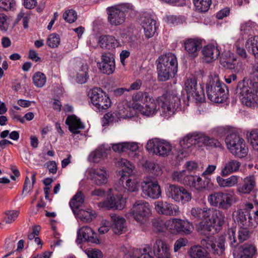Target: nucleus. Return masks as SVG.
Listing matches in <instances>:
<instances>
[{
	"label": "nucleus",
	"instance_id": "8",
	"mask_svg": "<svg viewBox=\"0 0 258 258\" xmlns=\"http://www.w3.org/2000/svg\"><path fill=\"white\" fill-rule=\"evenodd\" d=\"M157 101L161 107V114L170 116L180 106V99L177 94H167L157 98Z\"/></svg>",
	"mask_w": 258,
	"mask_h": 258
},
{
	"label": "nucleus",
	"instance_id": "4",
	"mask_svg": "<svg viewBox=\"0 0 258 258\" xmlns=\"http://www.w3.org/2000/svg\"><path fill=\"white\" fill-rule=\"evenodd\" d=\"M206 92L208 98L215 103H223L228 97L229 91L227 86L216 75L213 77L207 84Z\"/></svg>",
	"mask_w": 258,
	"mask_h": 258
},
{
	"label": "nucleus",
	"instance_id": "33",
	"mask_svg": "<svg viewBox=\"0 0 258 258\" xmlns=\"http://www.w3.org/2000/svg\"><path fill=\"white\" fill-rule=\"evenodd\" d=\"M202 53L205 60L207 62H211L216 59L220 55L219 49L213 45H207L205 46L202 50Z\"/></svg>",
	"mask_w": 258,
	"mask_h": 258
},
{
	"label": "nucleus",
	"instance_id": "37",
	"mask_svg": "<svg viewBox=\"0 0 258 258\" xmlns=\"http://www.w3.org/2000/svg\"><path fill=\"white\" fill-rule=\"evenodd\" d=\"M84 195L82 191H78L72 198L70 202V206L74 214L80 210L84 203Z\"/></svg>",
	"mask_w": 258,
	"mask_h": 258
},
{
	"label": "nucleus",
	"instance_id": "34",
	"mask_svg": "<svg viewBox=\"0 0 258 258\" xmlns=\"http://www.w3.org/2000/svg\"><path fill=\"white\" fill-rule=\"evenodd\" d=\"M98 44L102 48L106 49H114L118 45V42L115 38L111 35H102L99 37Z\"/></svg>",
	"mask_w": 258,
	"mask_h": 258
},
{
	"label": "nucleus",
	"instance_id": "58",
	"mask_svg": "<svg viewBox=\"0 0 258 258\" xmlns=\"http://www.w3.org/2000/svg\"><path fill=\"white\" fill-rule=\"evenodd\" d=\"M77 13L73 10L67 11L63 14V19L70 23L74 22L77 19Z\"/></svg>",
	"mask_w": 258,
	"mask_h": 258
},
{
	"label": "nucleus",
	"instance_id": "17",
	"mask_svg": "<svg viewBox=\"0 0 258 258\" xmlns=\"http://www.w3.org/2000/svg\"><path fill=\"white\" fill-rule=\"evenodd\" d=\"M100 71L105 74L111 75L115 70V55L112 52L106 51L102 53L101 60L97 63Z\"/></svg>",
	"mask_w": 258,
	"mask_h": 258
},
{
	"label": "nucleus",
	"instance_id": "48",
	"mask_svg": "<svg viewBox=\"0 0 258 258\" xmlns=\"http://www.w3.org/2000/svg\"><path fill=\"white\" fill-rule=\"evenodd\" d=\"M80 219L85 222H90L95 218V214L89 211H84L82 210H79L75 214Z\"/></svg>",
	"mask_w": 258,
	"mask_h": 258
},
{
	"label": "nucleus",
	"instance_id": "54",
	"mask_svg": "<svg viewBox=\"0 0 258 258\" xmlns=\"http://www.w3.org/2000/svg\"><path fill=\"white\" fill-rule=\"evenodd\" d=\"M250 141V144L253 148L258 151V129H253L249 133V135L247 134Z\"/></svg>",
	"mask_w": 258,
	"mask_h": 258
},
{
	"label": "nucleus",
	"instance_id": "13",
	"mask_svg": "<svg viewBox=\"0 0 258 258\" xmlns=\"http://www.w3.org/2000/svg\"><path fill=\"white\" fill-rule=\"evenodd\" d=\"M90 97L92 103L99 111L106 110L111 105L109 97L100 88H93Z\"/></svg>",
	"mask_w": 258,
	"mask_h": 258
},
{
	"label": "nucleus",
	"instance_id": "5",
	"mask_svg": "<svg viewBox=\"0 0 258 258\" xmlns=\"http://www.w3.org/2000/svg\"><path fill=\"white\" fill-rule=\"evenodd\" d=\"M117 165L122 168V174L119 179V182L123 185L125 189L129 192H137L139 189V182L133 175V170L135 166L130 161L125 159H119Z\"/></svg>",
	"mask_w": 258,
	"mask_h": 258
},
{
	"label": "nucleus",
	"instance_id": "9",
	"mask_svg": "<svg viewBox=\"0 0 258 258\" xmlns=\"http://www.w3.org/2000/svg\"><path fill=\"white\" fill-rule=\"evenodd\" d=\"M225 143L228 149L235 156L239 158L245 157L248 153V148L244 140L235 133L227 136Z\"/></svg>",
	"mask_w": 258,
	"mask_h": 258
},
{
	"label": "nucleus",
	"instance_id": "24",
	"mask_svg": "<svg viewBox=\"0 0 258 258\" xmlns=\"http://www.w3.org/2000/svg\"><path fill=\"white\" fill-rule=\"evenodd\" d=\"M99 205L107 209L122 210L125 207V199L121 196L114 197L109 196L105 201L99 203Z\"/></svg>",
	"mask_w": 258,
	"mask_h": 258
},
{
	"label": "nucleus",
	"instance_id": "47",
	"mask_svg": "<svg viewBox=\"0 0 258 258\" xmlns=\"http://www.w3.org/2000/svg\"><path fill=\"white\" fill-rule=\"evenodd\" d=\"M245 47L252 53L258 50V36L251 37L246 42Z\"/></svg>",
	"mask_w": 258,
	"mask_h": 258
},
{
	"label": "nucleus",
	"instance_id": "14",
	"mask_svg": "<svg viewBox=\"0 0 258 258\" xmlns=\"http://www.w3.org/2000/svg\"><path fill=\"white\" fill-rule=\"evenodd\" d=\"M166 195L174 201L184 204L190 201L191 196L183 187L170 184L166 188Z\"/></svg>",
	"mask_w": 258,
	"mask_h": 258
},
{
	"label": "nucleus",
	"instance_id": "61",
	"mask_svg": "<svg viewBox=\"0 0 258 258\" xmlns=\"http://www.w3.org/2000/svg\"><path fill=\"white\" fill-rule=\"evenodd\" d=\"M116 114L114 113L108 112L106 113L103 118V125L105 126L109 125L116 120L115 119Z\"/></svg>",
	"mask_w": 258,
	"mask_h": 258
},
{
	"label": "nucleus",
	"instance_id": "29",
	"mask_svg": "<svg viewBox=\"0 0 258 258\" xmlns=\"http://www.w3.org/2000/svg\"><path fill=\"white\" fill-rule=\"evenodd\" d=\"M185 50L189 56L192 58L197 57L200 49L202 48L201 40L195 39H189L184 43Z\"/></svg>",
	"mask_w": 258,
	"mask_h": 258
},
{
	"label": "nucleus",
	"instance_id": "10",
	"mask_svg": "<svg viewBox=\"0 0 258 258\" xmlns=\"http://www.w3.org/2000/svg\"><path fill=\"white\" fill-rule=\"evenodd\" d=\"M146 148L150 153L162 157L168 156L172 151V147L168 142L156 138L148 141Z\"/></svg>",
	"mask_w": 258,
	"mask_h": 258
},
{
	"label": "nucleus",
	"instance_id": "63",
	"mask_svg": "<svg viewBox=\"0 0 258 258\" xmlns=\"http://www.w3.org/2000/svg\"><path fill=\"white\" fill-rule=\"evenodd\" d=\"M111 223L109 221L103 220L101 222V226L98 228L100 234H104L108 232L110 228Z\"/></svg>",
	"mask_w": 258,
	"mask_h": 258
},
{
	"label": "nucleus",
	"instance_id": "64",
	"mask_svg": "<svg viewBox=\"0 0 258 258\" xmlns=\"http://www.w3.org/2000/svg\"><path fill=\"white\" fill-rule=\"evenodd\" d=\"M87 254L89 258H102L103 256L102 252L99 250H88Z\"/></svg>",
	"mask_w": 258,
	"mask_h": 258
},
{
	"label": "nucleus",
	"instance_id": "20",
	"mask_svg": "<svg viewBox=\"0 0 258 258\" xmlns=\"http://www.w3.org/2000/svg\"><path fill=\"white\" fill-rule=\"evenodd\" d=\"M154 254L157 258H168L170 256V246L161 239H156L151 243Z\"/></svg>",
	"mask_w": 258,
	"mask_h": 258
},
{
	"label": "nucleus",
	"instance_id": "3",
	"mask_svg": "<svg viewBox=\"0 0 258 258\" xmlns=\"http://www.w3.org/2000/svg\"><path fill=\"white\" fill-rule=\"evenodd\" d=\"M132 107L141 114L149 116L157 111L156 102L149 94L145 91H139L132 96Z\"/></svg>",
	"mask_w": 258,
	"mask_h": 258
},
{
	"label": "nucleus",
	"instance_id": "45",
	"mask_svg": "<svg viewBox=\"0 0 258 258\" xmlns=\"http://www.w3.org/2000/svg\"><path fill=\"white\" fill-rule=\"evenodd\" d=\"M88 67L87 64H83L77 74V82L80 84L85 83L88 79Z\"/></svg>",
	"mask_w": 258,
	"mask_h": 258
},
{
	"label": "nucleus",
	"instance_id": "55",
	"mask_svg": "<svg viewBox=\"0 0 258 258\" xmlns=\"http://www.w3.org/2000/svg\"><path fill=\"white\" fill-rule=\"evenodd\" d=\"M11 19L4 14H0V30L6 32L8 31Z\"/></svg>",
	"mask_w": 258,
	"mask_h": 258
},
{
	"label": "nucleus",
	"instance_id": "49",
	"mask_svg": "<svg viewBox=\"0 0 258 258\" xmlns=\"http://www.w3.org/2000/svg\"><path fill=\"white\" fill-rule=\"evenodd\" d=\"M222 194V191H219L210 195L208 198V202L211 206L219 208Z\"/></svg>",
	"mask_w": 258,
	"mask_h": 258
},
{
	"label": "nucleus",
	"instance_id": "26",
	"mask_svg": "<svg viewBox=\"0 0 258 258\" xmlns=\"http://www.w3.org/2000/svg\"><path fill=\"white\" fill-rule=\"evenodd\" d=\"M94 231L88 226H83L78 231L77 240H84L94 243H99V240Z\"/></svg>",
	"mask_w": 258,
	"mask_h": 258
},
{
	"label": "nucleus",
	"instance_id": "1",
	"mask_svg": "<svg viewBox=\"0 0 258 258\" xmlns=\"http://www.w3.org/2000/svg\"><path fill=\"white\" fill-rule=\"evenodd\" d=\"M236 91L243 105L252 108L257 106V84L252 80L244 78L239 81Z\"/></svg>",
	"mask_w": 258,
	"mask_h": 258
},
{
	"label": "nucleus",
	"instance_id": "53",
	"mask_svg": "<svg viewBox=\"0 0 258 258\" xmlns=\"http://www.w3.org/2000/svg\"><path fill=\"white\" fill-rule=\"evenodd\" d=\"M145 165L146 168L155 175L159 176L161 174L162 170L158 164L152 162L147 161L145 163Z\"/></svg>",
	"mask_w": 258,
	"mask_h": 258
},
{
	"label": "nucleus",
	"instance_id": "30",
	"mask_svg": "<svg viewBox=\"0 0 258 258\" xmlns=\"http://www.w3.org/2000/svg\"><path fill=\"white\" fill-rule=\"evenodd\" d=\"M66 123L69 126V131L74 135L79 134L80 130L85 128L80 119L75 115H69L66 119Z\"/></svg>",
	"mask_w": 258,
	"mask_h": 258
},
{
	"label": "nucleus",
	"instance_id": "42",
	"mask_svg": "<svg viewBox=\"0 0 258 258\" xmlns=\"http://www.w3.org/2000/svg\"><path fill=\"white\" fill-rule=\"evenodd\" d=\"M106 156V153L103 148L99 147L90 153L88 160L90 162L99 163Z\"/></svg>",
	"mask_w": 258,
	"mask_h": 258
},
{
	"label": "nucleus",
	"instance_id": "50",
	"mask_svg": "<svg viewBox=\"0 0 258 258\" xmlns=\"http://www.w3.org/2000/svg\"><path fill=\"white\" fill-rule=\"evenodd\" d=\"M256 27V25L255 23L248 21L241 25L240 30L242 34L251 35L252 33H254Z\"/></svg>",
	"mask_w": 258,
	"mask_h": 258
},
{
	"label": "nucleus",
	"instance_id": "32",
	"mask_svg": "<svg viewBox=\"0 0 258 258\" xmlns=\"http://www.w3.org/2000/svg\"><path fill=\"white\" fill-rule=\"evenodd\" d=\"M221 196L219 209L227 210L238 201V198L233 193L222 192Z\"/></svg>",
	"mask_w": 258,
	"mask_h": 258
},
{
	"label": "nucleus",
	"instance_id": "31",
	"mask_svg": "<svg viewBox=\"0 0 258 258\" xmlns=\"http://www.w3.org/2000/svg\"><path fill=\"white\" fill-rule=\"evenodd\" d=\"M184 183L198 191L203 190L206 188L205 181L197 175L186 176L184 178Z\"/></svg>",
	"mask_w": 258,
	"mask_h": 258
},
{
	"label": "nucleus",
	"instance_id": "23",
	"mask_svg": "<svg viewBox=\"0 0 258 258\" xmlns=\"http://www.w3.org/2000/svg\"><path fill=\"white\" fill-rule=\"evenodd\" d=\"M202 244L205 246L211 252L219 255L223 254L225 251L224 240L223 238L219 239L218 241H213V240L207 238L203 239L201 241Z\"/></svg>",
	"mask_w": 258,
	"mask_h": 258
},
{
	"label": "nucleus",
	"instance_id": "21",
	"mask_svg": "<svg viewBox=\"0 0 258 258\" xmlns=\"http://www.w3.org/2000/svg\"><path fill=\"white\" fill-rule=\"evenodd\" d=\"M141 24L144 30L146 37L148 38L152 37L156 30V21L148 13H144L140 19Z\"/></svg>",
	"mask_w": 258,
	"mask_h": 258
},
{
	"label": "nucleus",
	"instance_id": "2",
	"mask_svg": "<svg viewBox=\"0 0 258 258\" xmlns=\"http://www.w3.org/2000/svg\"><path fill=\"white\" fill-rule=\"evenodd\" d=\"M158 79L166 81L174 77L178 70L176 56L172 53L162 55L156 60Z\"/></svg>",
	"mask_w": 258,
	"mask_h": 258
},
{
	"label": "nucleus",
	"instance_id": "57",
	"mask_svg": "<svg viewBox=\"0 0 258 258\" xmlns=\"http://www.w3.org/2000/svg\"><path fill=\"white\" fill-rule=\"evenodd\" d=\"M60 43L59 35L56 34H50L47 38V44L51 48H55L58 46Z\"/></svg>",
	"mask_w": 258,
	"mask_h": 258
},
{
	"label": "nucleus",
	"instance_id": "60",
	"mask_svg": "<svg viewBox=\"0 0 258 258\" xmlns=\"http://www.w3.org/2000/svg\"><path fill=\"white\" fill-rule=\"evenodd\" d=\"M5 214L7 216V217L5 218L6 223L11 224L17 218L19 212L17 211H9L6 212Z\"/></svg>",
	"mask_w": 258,
	"mask_h": 258
},
{
	"label": "nucleus",
	"instance_id": "19",
	"mask_svg": "<svg viewBox=\"0 0 258 258\" xmlns=\"http://www.w3.org/2000/svg\"><path fill=\"white\" fill-rule=\"evenodd\" d=\"M150 250V248L147 245L142 249L132 248L128 245H122L120 248L123 258H151Z\"/></svg>",
	"mask_w": 258,
	"mask_h": 258
},
{
	"label": "nucleus",
	"instance_id": "41",
	"mask_svg": "<svg viewBox=\"0 0 258 258\" xmlns=\"http://www.w3.org/2000/svg\"><path fill=\"white\" fill-rule=\"evenodd\" d=\"M248 213H246L245 210L242 209L237 210L233 213V218L234 221L243 226H247V223L249 221L247 220V216Z\"/></svg>",
	"mask_w": 258,
	"mask_h": 258
},
{
	"label": "nucleus",
	"instance_id": "25",
	"mask_svg": "<svg viewBox=\"0 0 258 258\" xmlns=\"http://www.w3.org/2000/svg\"><path fill=\"white\" fill-rule=\"evenodd\" d=\"M215 209L208 208L206 216L204 221H200L198 225V231L201 234H206V233H209L211 231L212 228V221L213 219V215Z\"/></svg>",
	"mask_w": 258,
	"mask_h": 258
},
{
	"label": "nucleus",
	"instance_id": "59",
	"mask_svg": "<svg viewBox=\"0 0 258 258\" xmlns=\"http://www.w3.org/2000/svg\"><path fill=\"white\" fill-rule=\"evenodd\" d=\"M249 231L246 228H241L238 231V238L239 242H242L248 239L250 236Z\"/></svg>",
	"mask_w": 258,
	"mask_h": 258
},
{
	"label": "nucleus",
	"instance_id": "44",
	"mask_svg": "<svg viewBox=\"0 0 258 258\" xmlns=\"http://www.w3.org/2000/svg\"><path fill=\"white\" fill-rule=\"evenodd\" d=\"M191 258H207V251L201 246H192L189 250Z\"/></svg>",
	"mask_w": 258,
	"mask_h": 258
},
{
	"label": "nucleus",
	"instance_id": "27",
	"mask_svg": "<svg viewBox=\"0 0 258 258\" xmlns=\"http://www.w3.org/2000/svg\"><path fill=\"white\" fill-rule=\"evenodd\" d=\"M112 229L115 234L120 235L127 230L125 224V220L122 217L116 215L114 214H110Z\"/></svg>",
	"mask_w": 258,
	"mask_h": 258
},
{
	"label": "nucleus",
	"instance_id": "52",
	"mask_svg": "<svg viewBox=\"0 0 258 258\" xmlns=\"http://www.w3.org/2000/svg\"><path fill=\"white\" fill-rule=\"evenodd\" d=\"M46 80L45 75L39 72L36 73L33 77V83L37 87H43L46 83Z\"/></svg>",
	"mask_w": 258,
	"mask_h": 258
},
{
	"label": "nucleus",
	"instance_id": "7",
	"mask_svg": "<svg viewBox=\"0 0 258 258\" xmlns=\"http://www.w3.org/2000/svg\"><path fill=\"white\" fill-rule=\"evenodd\" d=\"M197 143H202L205 146L212 147H221V144L219 141L210 138L203 133L195 132L188 134L179 142L180 147L183 148H188Z\"/></svg>",
	"mask_w": 258,
	"mask_h": 258
},
{
	"label": "nucleus",
	"instance_id": "11",
	"mask_svg": "<svg viewBox=\"0 0 258 258\" xmlns=\"http://www.w3.org/2000/svg\"><path fill=\"white\" fill-rule=\"evenodd\" d=\"M142 196L144 198L158 199L161 196V190L158 182L153 177H148L141 183Z\"/></svg>",
	"mask_w": 258,
	"mask_h": 258
},
{
	"label": "nucleus",
	"instance_id": "6",
	"mask_svg": "<svg viewBox=\"0 0 258 258\" xmlns=\"http://www.w3.org/2000/svg\"><path fill=\"white\" fill-rule=\"evenodd\" d=\"M108 21L112 25H122L125 20L126 15L131 16L135 14L134 7L130 4H122L109 7L106 9Z\"/></svg>",
	"mask_w": 258,
	"mask_h": 258
},
{
	"label": "nucleus",
	"instance_id": "38",
	"mask_svg": "<svg viewBox=\"0 0 258 258\" xmlns=\"http://www.w3.org/2000/svg\"><path fill=\"white\" fill-rule=\"evenodd\" d=\"M213 216V219L212 220V228H214L216 231H219L225 223V214L222 211L215 209Z\"/></svg>",
	"mask_w": 258,
	"mask_h": 258
},
{
	"label": "nucleus",
	"instance_id": "28",
	"mask_svg": "<svg viewBox=\"0 0 258 258\" xmlns=\"http://www.w3.org/2000/svg\"><path fill=\"white\" fill-rule=\"evenodd\" d=\"M255 186V180L253 175H250L244 178L242 182L239 184L237 192L239 195H247L251 192Z\"/></svg>",
	"mask_w": 258,
	"mask_h": 258
},
{
	"label": "nucleus",
	"instance_id": "56",
	"mask_svg": "<svg viewBox=\"0 0 258 258\" xmlns=\"http://www.w3.org/2000/svg\"><path fill=\"white\" fill-rule=\"evenodd\" d=\"M164 20L166 23L169 25H178L182 23L184 21L183 17L174 15H166Z\"/></svg>",
	"mask_w": 258,
	"mask_h": 258
},
{
	"label": "nucleus",
	"instance_id": "12",
	"mask_svg": "<svg viewBox=\"0 0 258 258\" xmlns=\"http://www.w3.org/2000/svg\"><path fill=\"white\" fill-rule=\"evenodd\" d=\"M150 213L149 203L144 200H138L133 204L130 213L136 221L144 223L147 220Z\"/></svg>",
	"mask_w": 258,
	"mask_h": 258
},
{
	"label": "nucleus",
	"instance_id": "43",
	"mask_svg": "<svg viewBox=\"0 0 258 258\" xmlns=\"http://www.w3.org/2000/svg\"><path fill=\"white\" fill-rule=\"evenodd\" d=\"M208 209V208H192L190 210V214L192 219L198 221H204Z\"/></svg>",
	"mask_w": 258,
	"mask_h": 258
},
{
	"label": "nucleus",
	"instance_id": "36",
	"mask_svg": "<svg viewBox=\"0 0 258 258\" xmlns=\"http://www.w3.org/2000/svg\"><path fill=\"white\" fill-rule=\"evenodd\" d=\"M255 247L252 244H244L238 248L235 258H252L255 253Z\"/></svg>",
	"mask_w": 258,
	"mask_h": 258
},
{
	"label": "nucleus",
	"instance_id": "15",
	"mask_svg": "<svg viewBox=\"0 0 258 258\" xmlns=\"http://www.w3.org/2000/svg\"><path fill=\"white\" fill-rule=\"evenodd\" d=\"M165 225L172 232L181 233L185 234H190L194 228L192 223L187 220L174 218L168 220Z\"/></svg>",
	"mask_w": 258,
	"mask_h": 258
},
{
	"label": "nucleus",
	"instance_id": "62",
	"mask_svg": "<svg viewBox=\"0 0 258 258\" xmlns=\"http://www.w3.org/2000/svg\"><path fill=\"white\" fill-rule=\"evenodd\" d=\"M186 171L184 170L180 171H175L172 173V177L173 180L178 182H183L184 183V178L187 175H185Z\"/></svg>",
	"mask_w": 258,
	"mask_h": 258
},
{
	"label": "nucleus",
	"instance_id": "40",
	"mask_svg": "<svg viewBox=\"0 0 258 258\" xmlns=\"http://www.w3.org/2000/svg\"><path fill=\"white\" fill-rule=\"evenodd\" d=\"M239 177L237 175H232L229 177L224 179L221 176H218L216 178L219 186L221 187H231L235 185L238 181Z\"/></svg>",
	"mask_w": 258,
	"mask_h": 258
},
{
	"label": "nucleus",
	"instance_id": "22",
	"mask_svg": "<svg viewBox=\"0 0 258 258\" xmlns=\"http://www.w3.org/2000/svg\"><path fill=\"white\" fill-rule=\"evenodd\" d=\"M155 208L159 214L167 216H175L179 213L178 208L176 205L167 202H155Z\"/></svg>",
	"mask_w": 258,
	"mask_h": 258
},
{
	"label": "nucleus",
	"instance_id": "51",
	"mask_svg": "<svg viewBox=\"0 0 258 258\" xmlns=\"http://www.w3.org/2000/svg\"><path fill=\"white\" fill-rule=\"evenodd\" d=\"M15 0H1L0 1V11H13L16 7Z\"/></svg>",
	"mask_w": 258,
	"mask_h": 258
},
{
	"label": "nucleus",
	"instance_id": "46",
	"mask_svg": "<svg viewBox=\"0 0 258 258\" xmlns=\"http://www.w3.org/2000/svg\"><path fill=\"white\" fill-rule=\"evenodd\" d=\"M193 3L197 10L205 12L209 10L212 1L211 0H193Z\"/></svg>",
	"mask_w": 258,
	"mask_h": 258
},
{
	"label": "nucleus",
	"instance_id": "16",
	"mask_svg": "<svg viewBox=\"0 0 258 258\" xmlns=\"http://www.w3.org/2000/svg\"><path fill=\"white\" fill-rule=\"evenodd\" d=\"M185 89L188 96H191L197 101L202 102L205 100V94L201 85L198 86L195 77L188 78L184 83Z\"/></svg>",
	"mask_w": 258,
	"mask_h": 258
},
{
	"label": "nucleus",
	"instance_id": "35",
	"mask_svg": "<svg viewBox=\"0 0 258 258\" xmlns=\"http://www.w3.org/2000/svg\"><path fill=\"white\" fill-rule=\"evenodd\" d=\"M112 149L114 152L118 153L124 152L128 150L134 152L138 149V145L134 142H122L112 144Z\"/></svg>",
	"mask_w": 258,
	"mask_h": 258
},
{
	"label": "nucleus",
	"instance_id": "39",
	"mask_svg": "<svg viewBox=\"0 0 258 258\" xmlns=\"http://www.w3.org/2000/svg\"><path fill=\"white\" fill-rule=\"evenodd\" d=\"M240 163L237 160H230L227 162L222 168L221 175L226 176L230 174L237 171L240 166Z\"/></svg>",
	"mask_w": 258,
	"mask_h": 258
},
{
	"label": "nucleus",
	"instance_id": "18",
	"mask_svg": "<svg viewBox=\"0 0 258 258\" xmlns=\"http://www.w3.org/2000/svg\"><path fill=\"white\" fill-rule=\"evenodd\" d=\"M87 173L89 179L96 185H104L108 181L109 173L104 167L89 168Z\"/></svg>",
	"mask_w": 258,
	"mask_h": 258
}]
</instances>
